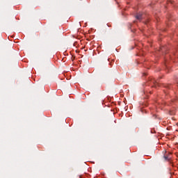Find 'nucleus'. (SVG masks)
I'll return each mask as SVG.
<instances>
[{"instance_id":"1","label":"nucleus","mask_w":178,"mask_h":178,"mask_svg":"<svg viewBox=\"0 0 178 178\" xmlns=\"http://www.w3.org/2000/svg\"><path fill=\"white\" fill-rule=\"evenodd\" d=\"M136 19H140V17L136 16Z\"/></svg>"}]
</instances>
